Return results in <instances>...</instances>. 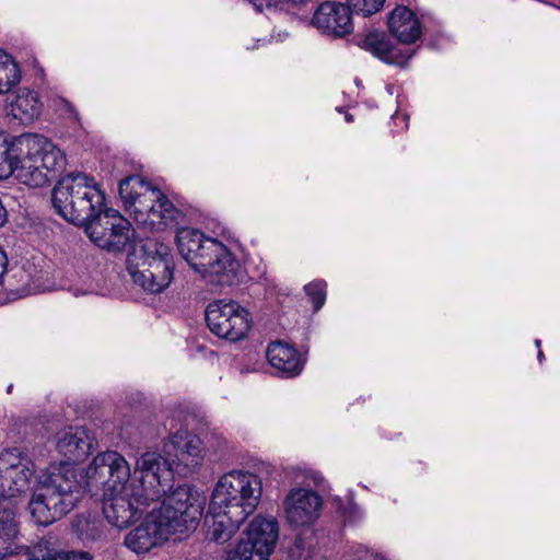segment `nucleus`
I'll return each instance as SVG.
<instances>
[{
    "mask_svg": "<svg viewBox=\"0 0 560 560\" xmlns=\"http://www.w3.org/2000/svg\"><path fill=\"white\" fill-rule=\"evenodd\" d=\"M52 207L68 222L84 226L90 240L107 252L132 247L135 229L118 211L105 207V195L84 173H69L51 190Z\"/></svg>",
    "mask_w": 560,
    "mask_h": 560,
    "instance_id": "f257e3e1",
    "label": "nucleus"
},
{
    "mask_svg": "<svg viewBox=\"0 0 560 560\" xmlns=\"http://www.w3.org/2000/svg\"><path fill=\"white\" fill-rule=\"evenodd\" d=\"M206 498L188 485L176 487L153 508L144 521L125 536V546L136 553H145L162 545L174 533L194 530L202 515Z\"/></svg>",
    "mask_w": 560,
    "mask_h": 560,
    "instance_id": "f03ea898",
    "label": "nucleus"
},
{
    "mask_svg": "<svg viewBox=\"0 0 560 560\" xmlns=\"http://www.w3.org/2000/svg\"><path fill=\"white\" fill-rule=\"evenodd\" d=\"M176 243L180 256L209 283L218 287L238 285L245 270L234 254L221 242L195 229H179Z\"/></svg>",
    "mask_w": 560,
    "mask_h": 560,
    "instance_id": "7ed1b4c3",
    "label": "nucleus"
},
{
    "mask_svg": "<svg viewBox=\"0 0 560 560\" xmlns=\"http://www.w3.org/2000/svg\"><path fill=\"white\" fill-rule=\"evenodd\" d=\"M13 176L32 188L44 187L67 166L66 154L47 138L23 133L13 137Z\"/></svg>",
    "mask_w": 560,
    "mask_h": 560,
    "instance_id": "20e7f679",
    "label": "nucleus"
},
{
    "mask_svg": "<svg viewBox=\"0 0 560 560\" xmlns=\"http://www.w3.org/2000/svg\"><path fill=\"white\" fill-rule=\"evenodd\" d=\"M82 494L73 467H51L28 502L31 517L35 524L48 526L72 511Z\"/></svg>",
    "mask_w": 560,
    "mask_h": 560,
    "instance_id": "39448f33",
    "label": "nucleus"
},
{
    "mask_svg": "<svg viewBox=\"0 0 560 560\" xmlns=\"http://www.w3.org/2000/svg\"><path fill=\"white\" fill-rule=\"evenodd\" d=\"M261 491V480L257 475L232 470L223 475L217 483L209 510H228L237 520H246L256 510Z\"/></svg>",
    "mask_w": 560,
    "mask_h": 560,
    "instance_id": "423d86ee",
    "label": "nucleus"
},
{
    "mask_svg": "<svg viewBox=\"0 0 560 560\" xmlns=\"http://www.w3.org/2000/svg\"><path fill=\"white\" fill-rule=\"evenodd\" d=\"M34 475V463L16 448L0 453V508L11 512L14 540L19 534L16 500L30 489Z\"/></svg>",
    "mask_w": 560,
    "mask_h": 560,
    "instance_id": "0eeeda50",
    "label": "nucleus"
},
{
    "mask_svg": "<svg viewBox=\"0 0 560 560\" xmlns=\"http://www.w3.org/2000/svg\"><path fill=\"white\" fill-rule=\"evenodd\" d=\"M141 261L133 265L128 258V271L132 281L150 293H160L173 279V256L168 246L148 242L142 246Z\"/></svg>",
    "mask_w": 560,
    "mask_h": 560,
    "instance_id": "6e6552de",
    "label": "nucleus"
},
{
    "mask_svg": "<svg viewBox=\"0 0 560 560\" xmlns=\"http://www.w3.org/2000/svg\"><path fill=\"white\" fill-rule=\"evenodd\" d=\"M206 322L212 334L230 341L246 337L252 318L246 308L233 300H217L206 308Z\"/></svg>",
    "mask_w": 560,
    "mask_h": 560,
    "instance_id": "1a4fd4ad",
    "label": "nucleus"
},
{
    "mask_svg": "<svg viewBox=\"0 0 560 560\" xmlns=\"http://www.w3.org/2000/svg\"><path fill=\"white\" fill-rule=\"evenodd\" d=\"M86 478L95 486H102L105 494L132 491L128 487L130 467L115 451L97 454L86 469Z\"/></svg>",
    "mask_w": 560,
    "mask_h": 560,
    "instance_id": "9d476101",
    "label": "nucleus"
},
{
    "mask_svg": "<svg viewBox=\"0 0 560 560\" xmlns=\"http://www.w3.org/2000/svg\"><path fill=\"white\" fill-rule=\"evenodd\" d=\"M118 191L129 214L138 224L145 226L162 191L139 175L122 178Z\"/></svg>",
    "mask_w": 560,
    "mask_h": 560,
    "instance_id": "9b49d317",
    "label": "nucleus"
},
{
    "mask_svg": "<svg viewBox=\"0 0 560 560\" xmlns=\"http://www.w3.org/2000/svg\"><path fill=\"white\" fill-rule=\"evenodd\" d=\"M150 502H155V499L139 489L113 494L104 493L103 513L112 525L124 528L140 518L149 508Z\"/></svg>",
    "mask_w": 560,
    "mask_h": 560,
    "instance_id": "f8f14e48",
    "label": "nucleus"
},
{
    "mask_svg": "<svg viewBox=\"0 0 560 560\" xmlns=\"http://www.w3.org/2000/svg\"><path fill=\"white\" fill-rule=\"evenodd\" d=\"M137 467L141 472V488L143 493H149L159 500L166 498L167 491L172 489L175 468L170 458L163 457L156 452H147L137 460ZM171 493H168L170 495Z\"/></svg>",
    "mask_w": 560,
    "mask_h": 560,
    "instance_id": "ddd939ff",
    "label": "nucleus"
},
{
    "mask_svg": "<svg viewBox=\"0 0 560 560\" xmlns=\"http://www.w3.org/2000/svg\"><path fill=\"white\" fill-rule=\"evenodd\" d=\"M164 453L172 462L175 472L188 475L192 472L203 458L201 441L187 431H177L164 444Z\"/></svg>",
    "mask_w": 560,
    "mask_h": 560,
    "instance_id": "4468645a",
    "label": "nucleus"
},
{
    "mask_svg": "<svg viewBox=\"0 0 560 560\" xmlns=\"http://www.w3.org/2000/svg\"><path fill=\"white\" fill-rule=\"evenodd\" d=\"M312 24L324 35L342 38L353 31L352 12L348 4L325 1L315 10Z\"/></svg>",
    "mask_w": 560,
    "mask_h": 560,
    "instance_id": "2eb2a0df",
    "label": "nucleus"
},
{
    "mask_svg": "<svg viewBox=\"0 0 560 560\" xmlns=\"http://www.w3.org/2000/svg\"><path fill=\"white\" fill-rule=\"evenodd\" d=\"M357 44L380 60L399 67H405L415 54V50L394 45L390 37L383 31L374 30L358 35Z\"/></svg>",
    "mask_w": 560,
    "mask_h": 560,
    "instance_id": "dca6fc26",
    "label": "nucleus"
},
{
    "mask_svg": "<svg viewBox=\"0 0 560 560\" xmlns=\"http://www.w3.org/2000/svg\"><path fill=\"white\" fill-rule=\"evenodd\" d=\"M284 505L288 522L292 526H305L316 518L322 499L314 491L293 489L287 495Z\"/></svg>",
    "mask_w": 560,
    "mask_h": 560,
    "instance_id": "f3484780",
    "label": "nucleus"
},
{
    "mask_svg": "<svg viewBox=\"0 0 560 560\" xmlns=\"http://www.w3.org/2000/svg\"><path fill=\"white\" fill-rule=\"evenodd\" d=\"M94 439L84 427H69L59 433L57 450L73 463L88 457L93 448Z\"/></svg>",
    "mask_w": 560,
    "mask_h": 560,
    "instance_id": "a211bd4d",
    "label": "nucleus"
},
{
    "mask_svg": "<svg viewBox=\"0 0 560 560\" xmlns=\"http://www.w3.org/2000/svg\"><path fill=\"white\" fill-rule=\"evenodd\" d=\"M266 357L282 377L298 376L304 368L301 353L293 346L282 341L271 342L267 348Z\"/></svg>",
    "mask_w": 560,
    "mask_h": 560,
    "instance_id": "6ab92c4d",
    "label": "nucleus"
},
{
    "mask_svg": "<svg viewBox=\"0 0 560 560\" xmlns=\"http://www.w3.org/2000/svg\"><path fill=\"white\" fill-rule=\"evenodd\" d=\"M387 25L390 34L401 44H413L422 34L421 24L417 15L405 5H397L389 13Z\"/></svg>",
    "mask_w": 560,
    "mask_h": 560,
    "instance_id": "aec40b11",
    "label": "nucleus"
},
{
    "mask_svg": "<svg viewBox=\"0 0 560 560\" xmlns=\"http://www.w3.org/2000/svg\"><path fill=\"white\" fill-rule=\"evenodd\" d=\"M43 104L36 92L22 90L5 105V114L10 122L27 126L38 119Z\"/></svg>",
    "mask_w": 560,
    "mask_h": 560,
    "instance_id": "412c9836",
    "label": "nucleus"
},
{
    "mask_svg": "<svg viewBox=\"0 0 560 560\" xmlns=\"http://www.w3.org/2000/svg\"><path fill=\"white\" fill-rule=\"evenodd\" d=\"M241 539L255 545L256 550L266 553L269 558L278 540V523L273 518L256 516L245 532V537Z\"/></svg>",
    "mask_w": 560,
    "mask_h": 560,
    "instance_id": "4be33fe9",
    "label": "nucleus"
},
{
    "mask_svg": "<svg viewBox=\"0 0 560 560\" xmlns=\"http://www.w3.org/2000/svg\"><path fill=\"white\" fill-rule=\"evenodd\" d=\"M209 513L211 514V524L209 523V517L207 516V538L210 541L217 544H224L229 541L232 538V536L237 532L241 524L245 521L237 520L232 515V512L223 509H220L218 511L209 510Z\"/></svg>",
    "mask_w": 560,
    "mask_h": 560,
    "instance_id": "5701e85b",
    "label": "nucleus"
},
{
    "mask_svg": "<svg viewBox=\"0 0 560 560\" xmlns=\"http://www.w3.org/2000/svg\"><path fill=\"white\" fill-rule=\"evenodd\" d=\"M184 219L183 211L176 208L162 192L145 226H150L151 230L177 229L184 222Z\"/></svg>",
    "mask_w": 560,
    "mask_h": 560,
    "instance_id": "b1692460",
    "label": "nucleus"
},
{
    "mask_svg": "<svg viewBox=\"0 0 560 560\" xmlns=\"http://www.w3.org/2000/svg\"><path fill=\"white\" fill-rule=\"evenodd\" d=\"M28 560H92L89 552L63 551L52 538H42L27 549Z\"/></svg>",
    "mask_w": 560,
    "mask_h": 560,
    "instance_id": "393cba45",
    "label": "nucleus"
},
{
    "mask_svg": "<svg viewBox=\"0 0 560 560\" xmlns=\"http://www.w3.org/2000/svg\"><path fill=\"white\" fill-rule=\"evenodd\" d=\"M21 81V70L11 55L0 49V94L10 92Z\"/></svg>",
    "mask_w": 560,
    "mask_h": 560,
    "instance_id": "a878e982",
    "label": "nucleus"
},
{
    "mask_svg": "<svg viewBox=\"0 0 560 560\" xmlns=\"http://www.w3.org/2000/svg\"><path fill=\"white\" fill-rule=\"evenodd\" d=\"M16 549L11 512L0 508V559L14 555Z\"/></svg>",
    "mask_w": 560,
    "mask_h": 560,
    "instance_id": "bb28decb",
    "label": "nucleus"
},
{
    "mask_svg": "<svg viewBox=\"0 0 560 560\" xmlns=\"http://www.w3.org/2000/svg\"><path fill=\"white\" fill-rule=\"evenodd\" d=\"M13 137L0 131V180L13 175Z\"/></svg>",
    "mask_w": 560,
    "mask_h": 560,
    "instance_id": "cd10ccee",
    "label": "nucleus"
},
{
    "mask_svg": "<svg viewBox=\"0 0 560 560\" xmlns=\"http://www.w3.org/2000/svg\"><path fill=\"white\" fill-rule=\"evenodd\" d=\"M77 533L79 538L85 542H97L104 539V526L96 520H80L77 523Z\"/></svg>",
    "mask_w": 560,
    "mask_h": 560,
    "instance_id": "c85d7f7f",
    "label": "nucleus"
},
{
    "mask_svg": "<svg viewBox=\"0 0 560 560\" xmlns=\"http://www.w3.org/2000/svg\"><path fill=\"white\" fill-rule=\"evenodd\" d=\"M269 558L266 553L256 550L255 545H250L249 542H245L240 539V541L231 548L226 553V560H268Z\"/></svg>",
    "mask_w": 560,
    "mask_h": 560,
    "instance_id": "c756f323",
    "label": "nucleus"
},
{
    "mask_svg": "<svg viewBox=\"0 0 560 560\" xmlns=\"http://www.w3.org/2000/svg\"><path fill=\"white\" fill-rule=\"evenodd\" d=\"M385 0H348V7L352 13L370 16L378 12Z\"/></svg>",
    "mask_w": 560,
    "mask_h": 560,
    "instance_id": "7c9ffc66",
    "label": "nucleus"
},
{
    "mask_svg": "<svg viewBox=\"0 0 560 560\" xmlns=\"http://www.w3.org/2000/svg\"><path fill=\"white\" fill-rule=\"evenodd\" d=\"M255 8L261 10L262 7H275L280 10L292 11L295 9L300 10V7L306 5L310 0H247Z\"/></svg>",
    "mask_w": 560,
    "mask_h": 560,
    "instance_id": "2f4dec72",
    "label": "nucleus"
},
{
    "mask_svg": "<svg viewBox=\"0 0 560 560\" xmlns=\"http://www.w3.org/2000/svg\"><path fill=\"white\" fill-rule=\"evenodd\" d=\"M326 288L327 283L324 280H315L304 287L315 311H318L326 301Z\"/></svg>",
    "mask_w": 560,
    "mask_h": 560,
    "instance_id": "473e14b6",
    "label": "nucleus"
},
{
    "mask_svg": "<svg viewBox=\"0 0 560 560\" xmlns=\"http://www.w3.org/2000/svg\"><path fill=\"white\" fill-rule=\"evenodd\" d=\"M311 548L312 544L302 535H298L289 549V555L296 560H306L311 556Z\"/></svg>",
    "mask_w": 560,
    "mask_h": 560,
    "instance_id": "72a5a7b5",
    "label": "nucleus"
},
{
    "mask_svg": "<svg viewBox=\"0 0 560 560\" xmlns=\"http://www.w3.org/2000/svg\"><path fill=\"white\" fill-rule=\"evenodd\" d=\"M8 256L5 252L0 247V284L3 283V277L8 269Z\"/></svg>",
    "mask_w": 560,
    "mask_h": 560,
    "instance_id": "f704fd0d",
    "label": "nucleus"
},
{
    "mask_svg": "<svg viewBox=\"0 0 560 560\" xmlns=\"http://www.w3.org/2000/svg\"><path fill=\"white\" fill-rule=\"evenodd\" d=\"M537 358H538V361L541 363L542 360L545 359V354L544 352L541 351V349L538 350V354H537Z\"/></svg>",
    "mask_w": 560,
    "mask_h": 560,
    "instance_id": "c9c22d12",
    "label": "nucleus"
},
{
    "mask_svg": "<svg viewBox=\"0 0 560 560\" xmlns=\"http://www.w3.org/2000/svg\"><path fill=\"white\" fill-rule=\"evenodd\" d=\"M346 120H347L348 122L353 121V116H352L351 114H347V115H346Z\"/></svg>",
    "mask_w": 560,
    "mask_h": 560,
    "instance_id": "e433bc0d",
    "label": "nucleus"
},
{
    "mask_svg": "<svg viewBox=\"0 0 560 560\" xmlns=\"http://www.w3.org/2000/svg\"><path fill=\"white\" fill-rule=\"evenodd\" d=\"M535 346L538 348V350L540 349V346H541V341L539 339H536L535 340Z\"/></svg>",
    "mask_w": 560,
    "mask_h": 560,
    "instance_id": "4c0bfd02",
    "label": "nucleus"
},
{
    "mask_svg": "<svg viewBox=\"0 0 560 560\" xmlns=\"http://www.w3.org/2000/svg\"><path fill=\"white\" fill-rule=\"evenodd\" d=\"M12 388H13V385H9L8 388H7V393L10 394L12 392Z\"/></svg>",
    "mask_w": 560,
    "mask_h": 560,
    "instance_id": "58836bf2",
    "label": "nucleus"
}]
</instances>
